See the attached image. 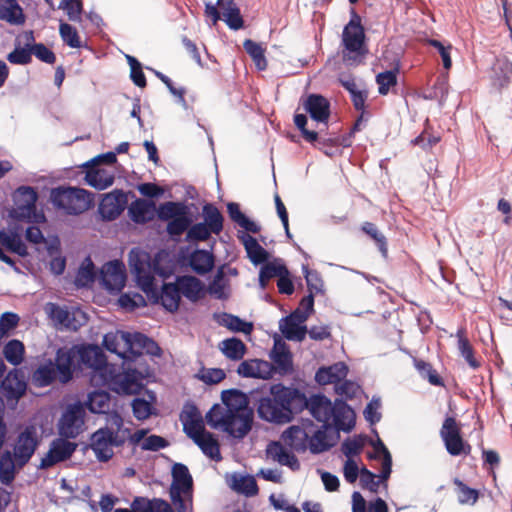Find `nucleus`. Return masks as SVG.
<instances>
[{"mask_svg": "<svg viewBox=\"0 0 512 512\" xmlns=\"http://www.w3.org/2000/svg\"><path fill=\"white\" fill-rule=\"evenodd\" d=\"M128 260L138 286L147 297L155 303L160 302L169 312L177 311L181 294L176 282L164 283L161 292H158L155 276L158 275L162 278L168 276V273L160 267L158 258L152 259L148 252L140 248H133L129 252Z\"/></svg>", "mask_w": 512, "mask_h": 512, "instance_id": "1", "label": "nucleus"}, {"mask_svg": "<svg viewBox=\"0 0 512 512\" xmlns=\"http://www.w3.org/2000/svg\"><path fill=\"white\" fill-rule=\"evenodd\" d=\"M306 405V395L297 388L274 385L270 395L259 399L258 416L275 424L289 423L293 414L300 412Z\"/></svg>", "mask_w": 512, "mask_h": 512, "instance_id": "2", "label": "nucleus"}, {"mask_svg": "<svg viewBox=\"0 0 512 512\" xmlns=\"http://www.w3.org/2000/svg\"><path fill=\"white\" fill-rule=\"evenodd\" d=\"M39 445L37 429L33 425L26 426L16 437L12 448L0 455V482L9 485L13 482L16 471L29 463Z\"/></svg>", "mask_w": 512, "mask_h": 512, "instance_id": "3", "label": "nucleus"}, {"mask_svg": "<svg viewBox=\"0 0 512 512\" xmlns=\"http://www.w3.org/2000/svg\"><path fill=\"white\" fill-rule=\"evenodd\" d=\"M305 408L326 428L350 432L355 426V413L343 400L332 403L324 395H314L310 399L306 398Z\"/></svg>", "mask_w": 512, "mask_h": 512, "instance_id": "4", "label": "nucleus"}, {"mask_svg": "<svg viewBox=\"0 0 512 512\" xmlns=\"http://www.w3.org/2000/svg\"><path fill=\"white\" fill-rule=\"evenodd\" d=\"M254 420L252 409H244V412H232L221 405H214L206 414V421L213 429L221 430L230 436L242 439L251 430Z\"/></svg>", "mask_w": 512, "mask_h": 512, "instance_id": "5", "label": "nucleus"}, {"mask_svg": "<svg viewBox=\"0 0 512 512\" xmlns=\"http://www.w3.org/2000/svg\"><path fill=\"white\" fill-rule=\"evenodd\" d=\"M169 496L177 512H192L193 478L186 465L175 463L171 470Z\"/></svg>", "mask_w": 512, "mask_h": 512, "instance_id": "6", "label": "nucleus"}, {"mask_svg": "<svg viewBox=\"0 0 512 512\" xmlns=\"http://www.w3.org/2000/svg\"><path fill=\"white\" fill-rule=\"evenodd\" d=\"M50 200L66 214L79 215L92 206L93 195L82 188L60 186L51 190Z\"/></svg>", "mask_w": 512, "mask_h": 512, "instance_id": "7", "label": "nucleus"}, {"mask_svg": "<svg viewBox=\"0 0 512 512\" xmlns=\"http://www.w3.org/2000/svg\"><path fill=\"white\" fill-rule=\"evenodd\" d=\"M103 378L99 385L107 386L118 394H136L142 389V379L136 370H123L118 365H107L102 369Z\"/></svg>", "mask_w": 512, "mask_h": 512, "instance_id": "8", "label": "nucleus"}, {"mask_svg": "<svg viewBox=\"0 0 512 512\" xmlns=\"http://www.w3.org/2000/svg\"><path fill=\"white\" fill-rule=\"evenodd\" d=\"M365 32L361 25V17L355 9L350 10V21L342 33L343 60L349 64L355 63L365 53Z\"/></svg>", "mask_w": 512, "mask_h": 512, "instance_id": "9", "label": "nucleus"}, {"mask_svg": "<svg viewBox=\"0 0 512 512\" xmlns=\"http://www.w3.org/2000/svg\"><path fill=\"white\" fill-rule=\"evenodd\" d=\"M126 442L124 433H114L113 429L103 427L96 430L90 438V448L100 462H108L114 455V448Z\"/></svg>", "mask_w": 512, "mask_h": 512, "instance_id": "10", "label": "nucleus"}, {"mask_svg": "<svg viewBox=\"0 0 512 512\" xmlns=\"http://www.w3.org/2000/svg\"><path fill=\"white\" fill-rule=\"evenodd\" d=\"M85 409L80 402L70 404L63 412L59 424V434L65 438H76L84 430Z\"/></svg>", "mask_w": 512, "mask_h": 512, "instance_id": "11", "label": "nucleus"}, {"mask_svg": "<svg viewBox=\"0 0 512 512\" xmlns=\"http://www.w3.org/2000/svg\"><path fill=\"white\" fill-rule=\"evenodd\" d=\"M447 452L452 456L469 454L471 447L461 437L460 428L453 417H447L440 430Z\"/></svg>", "mask_w": 512, "mask_h": 512, "instance_id": "12", "label": "nucleus"}, {"mask_svg": "<svg viewBox=\"0 0 512 512\" xmlns=\"http://www.w3.org/2000/svg\"><path fill=\"white\" fill-rule=\"evenodd\" d=\"M26 389L27 384L24 376L17 369L8 372L6 377L2 379L0 385L2 395L6 399L7 404L11 407L17 405L20 398L24 396Z\"/></svg>", "mask_w": 512, "mask_h": 512, "instance_id": "13", "label": "nucleus"}, {"mask_svg": "<svg viewBox=\"0 0 512 512\" xmlns=\"http://www.w3.org/2000/svg\"><path fill=\"white\" fill-rule=\"evenodd\" d=\"M77 353L79 355L80 362L93 370L91 375L92 383L99 385L103 378L102 369H104L107 365H110L106 362L103 352L99 349V347L89 345L80 348Z\"/></svg>", "mask_w": 512, "mask_h": 512, "instance_id": "14", "label": "nucleus"}, {"mask_svg": "<svg viewBox=\"0 0 512 512\" xmlns=\"http://www.w3.org/2000/svg\"><path fill=\"white\" fill-rule=\"evenodd\" d=\"M77 444L63 438L54 439L49 446L46 455L41 459L39 469H48L59 462L65 461L72 456Z\"/></svg>", "mask_w": 512, "mask_h": 512, "instance_id": "15", "label": "nucleus"}, {"mask_svg": "<svg viewBox=\"0 0 512 512\" xmlns=\"http://www.w3.org/2000/svg\"><path fill=\"white\" fill-rule=\"evenodd\" d=\"M125 266L114 260L106 263L101 269V281L108 291H120L125 285Z\"/></svg>", "mask_w": 512, "mask_h": 512, "instance_id": "16", "label": "nucleus"}, {"mask_svg": "<svg viewBox=\"0 0 512 512\" xmlns=\"http://www.w3.org/2000/svg\"><path fill=\"white\" fill-rule=\"evenodd\" d=\"M305 316H299L298 313H291L282 318L279 322V329L283 336L290 341L301 342L307 334V327L304 325Z\"/></svg>", "mask_w": 512, "mask_h": 512, "instance_id": "17", "label": "nucleus"}, {"mask_svg": "<svg viewBox=\"0 0 512 512\" xmlns=\"http://www.w3.org/2000/svg\"><path fill=\"white\" fill-rule=\"evenodd\" d=\"M125 203V194L120 190H114L102 198L99 204V213L105 220H114L124 210Z\"/></svg>", "mask_w": 512, "mask_h": 512, "instance_id": "18", "label": "nucleus"}, {"mask_svg": "<svg viewBox=\"0 0 512 512\" xmlns=\"http://www.w3.org/2000/svg\"><path fill=\"white\" fill-rule=\"evenodd\" d=\"M131 341L132 333L124 331L107 333L103 337V345L105 348L121 358H126V353H130Z\"/></svg>", "mask_w": 512, "mask_h": 512, "instance_id": "19", "label": "nucleus"}, {"mask_svg": "<svg viewBox=\"0 0 512 512\" xmlns=\"http://www.w3.org/2000/svg\"><path fill=\"white\" fill-rule=\"evenodd\" d=\"M242 377L269 379L273 375L272 365L264 360L252 359L243 361L237 369Z\"/></svg>", "mask_w": 512, "mask_h": 512, "instance_id": "20", "label": "nucleus"}, {"mask_svg": "<svg viewBox=\"0 0 512 512\" xmlns=\"http://www.w3.org/2000/svg\"><path fill=\"white\" fill-rule=\"evenodd\" d=\"M489 77L493 87H506L512 77V63L506 57H497L492 64Z\"/></svg>", "mask_w": 512, "mask_h": 512, "instance_id": "21", "label": "nucleus"}, {"mask_svg": "<svg viewBox=\"0 0 512 512\" xmlns=\"http://www.w3.org/2000/svg\"><path fill=\"white\" fill-rule=\"evenodd\" d=\"M310 431L306 427L290 426L282 433L285 445L297 452H305L309 445Z\"/></svg>", "mask_w": 512, "mask_h": 512, "instance_id": "22", "label": "nucleus"}, {"mask_svg": "<svg viewBox=\"0 0 512 512\" xmlns=\"http://www.w3.org/2000/svg\"><path fill=\"white\" fill-rule=\"evenodd\" d=\"M330 104L321 95L311 94L304 102V109L318 123H326L330 115Z\"/></svg>", "mask_w": 512, "mask_h": 512, "instance_id": "23", "label": "nucleus"}, {"mask_svg": "<svg viewBox=\"0 0 512 512\" xmlns=\"http://www.w3.org/2000/svg\"><path fill=\"white\" fill-rule=\"evenodd\" d=\"M338 432L334 428H326L322 425L321 429L315 431L311 437L309 436L308 448L311 453L319 454L330 449L334 445Z\"/></svg>", "mask_w": 512, "mask_h": 512, "instance_id": "24", "label": "nucleus"}, {"mask_svg": "<svg viewBox=\"0 0 512 512\" xmlns=\"http://www.w3.org/2000/svg\"><path fill=\"white\" fill-rule=\"evenodd\" d=\"M348 373V367L343 362H337L328 367H321L315 374V380L320 385L338 384L344 380Z\"/></svg>", "mask_w": 512, "mask_h": 512, "instance_id": "25", "label": "nucleus"}, {"mask_svg": "<svg viewBox=\"0 0 512 512\" xmlns=\"http://www.w3.org/2000/svg\"><path fill=\"white\" fill-rule=\"evenodd\" d=\"M266 454L272 460L278 462L280 465L289 467L293 471H297L300 468L297 457L287 451L280 442H271L268 444Z\"/></svg>", "mask_w": 512, "mask_h": 512, "instance_id": "26", "label": "nucleus"}, {"mask_svg": "<svg viewBox=\"0 0 512 512\" xmlns=\"http://www.w3.org/2000/svg\"><path fill=\"white\" fill-rule=\"evenodd\" d=\"M144 353L151 356H160L161 349L154 340L146 335L139 332L132 333L130 354L132 356H139Z\"/></svg>", "mask_w": 512, "mask_h": 512, "instance_id": "27", "label": "nucleus"}, {"mask_svg": "<svg viewBox=\"0 0 512 512\" xmlns=\"http://www.w3.org/2000/svg\"><path fill=\"white\" fill-rule=\"evenodd\" d=\"M155 212V204L143 199L133 201L128 208V214L131 220L138 224L151 221L155 216Z\"/></svg>", "mask_w": 512, "mask_h": 512, "instance_id": "28", "label": "nucleus"}, {"mask_svg": "<svg viewBox=\"0 0 512 512\" xmlns=\"http://www.w3.org/2000/svg\"><path fill=\"white\" fill-rule=\"evenodd\" d=\"M217 6L230 29L239 30L243 27L244 21L234 0H217Z\"/></svg>", "mask_w": 512, "mask_h": 512, "instance_id": "29", "label": "nucleus"}, {"mask_svg": "<svg viewBox=\"0 0 512 512\" xmlns=\"http://www.w3.org/2000/svg\"><path fill=\"white\" fill-rule=\"evenodd\" d=\"M75 352L72 349H58L55 358V369L60 374L63 383L72 378Z\"/></svg>", "mask_w": 512, "mask_h": 512, "instance_id": "30", "label": "nucleus"}, {"mask_svg": "<svg viewBox=\"0 0 512 512\" xmlns=\"http://www.w3.org/2000/svg\"><path fill=\"white\" fill-rule=\"evenodd\" d=\"M180 294L190 301H197L203 292L201 281L194 276H180L176 279Z\"/></svg>", "mask_w": 512, "mask_h": 512, "instance_id": "31", "label": "nucleus"}, {"mask_svg": "<svg viewBox=\"0 0 512 512\" xmlns=\"http://www.w3.org/2000/svg\"><path fill=\"white\" fill-rule=\"evenodd\" d=\"M0 19L12 25H21L25 16L16 0H0Z\"/></svg>", "mask_w": 512, "mask_h": 512, "instance_id": "32", "label": "nucleus"}, {"mask_svg": "<svg viewBox=\"0 0 512 512\" xmlns=\"http://www.w3.org/2000/svg\"><path fill=\"white\" fill-rule=\"evenodd\" d=\"M85 181L97 190H104L114 183V174L106 169L91 168L86 172Z\"/></svg>", "mask_w": 512, "mask_h": 512, "instance_id": "33", "label": "nucleus"}, {"mask_svg": "<svg viewBox=\"0 0 512 512\" xmlns=\"http://www.w3.org/2000/svg\"><path fill=\"white\" fill-rule=\"evenodd\" d=\"M221 399L223 402L221 408H227L232 412H244V409H251L248 406L246 395L239 390H225L221 394Z\"/></svg>", "mask_w": 512, "mask_h": 512, "instance_id": "34", "label": "nucleus"}, {"mask_svg": "<svg viewBox=\"0 0 512 512\" xmlns=\"http://www.w3.org/2000/svg\"><path fill=\"white\" fill-rule=\"evenodd\" d=\"M189 265L194 272L204 275L212 270L214 256L206 250H195L189 257Z\"/></svg>", "mask_w": 512, "mask_h": 512, "instance_id": "35", "label": "nucleus"}, {"mask_svg": "<svg viewBox=\"0 0 512 512\" xmlns=\"http://www.w3.org/2000/svg\"><path fill=\"white\" fill-rule=\"evenodd\" d=\"M374 447V453L369 454V458L371 459H378L382 457V470L379 474L378 478L381 481H386L391 474L392 471V457L384 443L381 441V439H377L376 442L372 443Z\"/></svg>", "mask_w": 512, "mask_h": 512, "instance_id": "36", "label": "nucleus"}, {"mask_svg": "<svg viewBox=\"0 0 512 512\" xmlns=\"http://www.w3.org/2000/svg\"><path fill=\"white\" fill-rule=\"evenodd\" d=\"M217 323L221 326L228 328L233 332H242L244 334H250L253 326L251 323L240 319L238 316L229 313L215 314Z\"/></svg>", "mask_w": 512, "mask_h": 512, "instance_id": "37", "label": "nucleus"}, {"mask_svg": "<svg viewBox=\"0 0 512 512\" xmlns=\"http://www.w3.org/2000/svg\"><path fill=\"white\" fill-rule=\"evenodd\" d=\"M242 240L248 258L254 265L262 264L268 260V252L254 237L246 234L242 237Z\"/></svg>", "mask_w": 512, "mask_h": 512, "instance_id": "38", "label": "nucleus"}, {"mask_svg": "<svg viewBox=\"0 0 512 512\" xmlns=\"http://www.w3.org/2000/svg\"><path fill=\"white\" fill-rule=\"evenodd\" d=\"M219 349L226 358L233 361L241 360L246 352L245 344L240 339L235 337L221 341L219 343Z\"/></svg>", "mask_w": 512, "mask_h": 512, "instance_id": "39", "label": "nucleus"}, {"mask_svg": "<svg viewBox=\"0 0 512 512\" xmlns=\"http://www.w3.org/2000/svg\"><path fill=\"white\" fill-rule=\"evenodd\" d=\"M56 378V369L52 361L40 365L32 374V383L36 387H46Z\"/></svg>", "mask_w": 512, "mask_h": 512, "instance_id": "40", "label": "nucleus"}, {"mask_svg": "<svg viewBox=\"0 0 512 512\" xmlns=\"http://www.w3.org/2000/svg\"><path fill=\"white\" fill-rule=\"evenodd\" d=\"M271 359L280 373H288L292 370V355L284 344L275 343Z\"/></svg>", "mask_w": 512, "mask_h": 512, "instance_id": "41", "label": "nucleus"}, {"mask_svg": "<svg viewBox=\"0 0 512 512\" xmlns=\"http://www.w3.org/2000/svg\"><path fill=\"white\" fill-rule=\"evenodd\" d=\"M0 244L21 257L28 255L27 247L17 233L0 231Z\"/></svg>", "mask_w": 512, "mask_h": 512, "instance_id": "42", "label": "nucleus"}, {"mask_svg": "<svg viewBox=\"0 0 512 512\" xmlns=\"http://www.w3.org/2000/svg\"><path fill=\"white\" fill-rule=\"evenodd\" d=\"M194 443L199 446L207 457L215 461L221 460L219 444L212 433L206 432L198 439H195Z\"/></svg>", "mask_w": 512, "mask_h": 512, "instance_id": "43", "label": "nucleus"}, {"mask_svg": "<svg viewBox=\"0 0 512 512\" xmlns=\"http://www.w3.org/2000/svg\"><path fill=\"white\" fill-rule=\"evenodd\" d=\"M227 211L231 220L237 223L241 228L251 233H257L260 227L257 223L246 217L240 210L237 203L231 202L227 205Z\"/></svg>", "mask_w": 512, "mask_h": 512, "instance_id": "44", "label": "nucleus"}, {"mask_svg": "<svg viewBox=\"0 0 512 512\" xmlns=\"http://www.w3.org/2000/svg\"><path fill=\"white\" fill-rule=\"evenodd\" d=\"M204 224L213 232L219 234L223 229V216L212 204H206L203 207Z\"/></svg>", "mask_w": 512, "mask_h": 512, "instance_id": "45", "label": "nucleus"}, {"mask_svg": "<svg viewBox=\"0 0 512 512\" xmlns=\"http://www.w3.org/2000/svg\"><path fill=\"white\" fill-rule=\"evenodd\" d=\"M86 407L92 413H106L110 407V395L103 391H94L88 394Z\"/></svg>", "mask_w": 512, "mask_h": 512, "instance_id": "46", "label": "nucleus"}, {"mask_svg": "<svg viewBox=\"0 0 512 512\" xmlns=\"http://www.w3.org/2000/svg\"><path fill=\"white\" fill-rule=\"evenodd\" d=\"M399 69L400 63L399 60H396L392 70L381 72L376 76L379 94L386 95L390 88L397 84V73Z\"/></svg>", "mask_w": 512, "mask_h": 512, "instance_id": "47", "label": "nucleus"}, {"mask_svg": "<svg viewBox=\"0 0 512 512\" xmlns=\"http://www.w3.org/2000/svg\"><path fill=\"white\" fill-rule=\"evenodd\" d=\"M45 312L56 324L76 329V326L71 323L70 312L65 307L49 302L45 306Z\"/></svg>", "mask_w": 512, "mask_h": 512, "instance_id": "48", "label": "nucleus"}, {"mask_svg": "<svg viewBox=\"0 0 512 512\" xmlns=\"http://www.w3.org/2000/svg\"><path fill=\"white\" fill-rule=\"evenodd\" d=\"M282 274H289L288 269L283 264L270 262L263 265L259 273L260 287L264 289L270 279L280 277Z\"/></svg>", "mask_w": 512, "mask_h": 512, "instance_id": "49", "label": "nucleus"}, {"mask_svg": "<svg viewBox=\"0 0 512 512\" xmlns=\"http://www.w3.org/2000/svg\"><path fill=\"white\" fill-rule=\"evenodd\" d=\"M5 359L12 365L21 364L24 358V345L19 340H10L3 349Z\"/></svg>", "mask_w": 512, "mask_h": 512, "instance_id": "50", "label": "nucleus"}, {"mask_svg": "<svg viewBox=\"0 0 512 512\" xmlns=\"http://www.w3.org/2000/svg\"><path fill=\"white\" fill-rule=\"evenodd\" d=\"M243 47L245 51L253 59L256 67L259 70H265L267 67V61L262 46L253 40L247 39L244 41Z\"/></svg>", "mask_w": 512, "mask_h": 512, "instance_id": "51", "label": "nucleus"}, {"mask_svg": "<svg viewBox=\"0 0 512 512\" xmlns=\"http://www.w3.org/2000/svg\"><path fill=\"white\" fill-rule=\"evenodd\" d=\"M182 214H185V207L183 204L178 202H165L160 204L157 209L158 218L163 221H170Z\"/></svg>", "mask_w": 512, "mask_h": 512, "instance_id": "52", "label": "nucleus"}, {"mask_svg": "<svg viewBox=\"0 0 512 512\" xmlns=\"http://www.w3.org/2000/svg\"><path fill=\"white\" fill-rule=\"evenodd\" d=\"M364 444L365 439L362 436L347 438L341 444V451L347 457V459H353V457L361 453Z\"/></svg>", "mask_w": 512, "mask_h": 512, "instance_id": "53", "label": "nucleus"}, {"mask_svg": "<svg viewBox=\"0 0 512 512\" xmlns=\"http://www.w3.org/2000/svg\"><path fill=\"white\" fill-rule=\"evenodd\" d=\"M458 336V349L461 356L467 361L469 366L473 369L479 367V363L474 358L473 348L469 343L468 339L464 337V333L462 330L457 332Z\"/></svg>", "mask_w": 512, "mask_h": 512, "instance_id": "54", "label": "nucleus"}, {"mask_svg": "<svg viewBox=\"0 0 512 512\" xmlns=\"http://www.w3.org/2000/svg\"><path fill=\"white\" fill-rule=\"evenodd\" d=\"M60 36L65 44L71 48H80L82 43L80 41L77 30L70 24L61 22L59 26Z\"/></svg>", "mask_w": 512, "mask_h": 512, "instance_id": "55", "label": "nucleus"}, {"mask_svg": "<svg viewBox=\"0 0 512 512\" xmlns=\"http://www.w3.org/2000/svg\"><path fill=\"white\" fill-rule=\"evenodd\" d=\"M233 488L246 496H254L258 493L257 483L252 476L234 477Z\"/></svg>", "mask_w": 512, "mask_h": 512, "instance_id": "56", "label": "nucleus"}, {"mask_svg": "<svg viewBox=\"0 0 512 512\" xmlns=\"http://www.w3.org/2000/svg\"><path fill=\"white\" fill-rule=\"evenodd\" d=\"M362 230L367 235H369L378 245V248L381 252V254L386 257L388 250H387V243L385 236L377 229L376 225L371 222H364L362 225Z\"/></svg>", "mask_w": 512, "mask_h": 512, "instance_id": "57", "label": "nucleus"}, {"mask_svg": "<svg viewBox=\"0 0 512 512\" xmlns=\"http://www.w3.org/2000/svg\"><path fill=\"white\" fill-rule=\"evenodd\" d=\"M94 281V264L90 258H86L85 262L80 267L75 283L77 286H87Z\"/></svg>", "mask_w": 512, "mask_h": 512, "instance_id": "58", "label": "nucleus"}, {"mask_svg": "<svg viewBox=\"0 0 512 512\" xmlns=\"http://www.w3.org/2000/svg\"><path fill=\"white\" fill-rule=\"evenodd\" d=\"M190 224V218L186 216V213L182 214L169 221L167 224V233L172 237L180 236L189 229Z\"/></svg>", "mask_w": 512, "mask_h": 512, "instance_id": "59", "label": "nucleus"}, {"mask_svg": "<svg viewBox=\"0 0 512 512\" xmlns=\"http://www.w3.org/2000/svg\"><path fill=\"white\" fill-rule=\"evenodd\" d=\"M454 483L459 489L458 501L460 504L473 505L476 503V501L479 497L477 490L468 487L466 484H464L459 479H455Z\"/></svg>", "mask_w": 512, "mask_h": 512, "instance_id": "60", "label": "nucleus"}, {"mask_svg": "<svg viewBox=\"0 0 512 512\" xmlns=\"http://www.w3.org/2000/svg\"><path fill=\"white\" fill-rule=\"evenodd\" d=\"M303 274L306 279L310 294L313 292H322L323 281L320 274L316 270H310L307 265L302 266Z\"/></svg>", "mask_w": 512, "mask_h": 512, "instance_id": "61", "label": "nucleus"}, {"mask_svg": "<svg viewBox=\"0 0 512 512\" xmlns=\"http://www.w3.org/2000/svg\"><path fill=\"white\" fill-rule=\"evenodd\" d=\"M197 377L206 384L212 385L221 382L226 374L224 370L219 368H202Z\"/></svg>", "mask_w": 512, "mask_h": 512, "instance_id": "62", "label": "nucleus"}, {"mask_svg": "<svg viewBox=\"0 0 512 512\" xmlns=\"http://www.w3.org/2000/svg\"><path fill=\"white\" fill-rule=\"evenodd\" d=\"M381 399L379 397H373L364 409V417L367 422L371 425L377 423L381 419Z\"/></svg>", "mask_w": 512, "mask_h": 512, "instance_id": "63", "label": "nucleus"}, {"mask_svg": "<svg viewBox=\"0 0 512 512\" xmlns=\"http://www.w3.org/2000/svg\"><path fill=\"white\" fill-rule=\"evenodd\" d=\"M212 233L207 225L202 222L189 227L186 238L188 241H206Z\"/></svg>", "mask_w": 512, "mask_h": 512, "instance_id": "64", "label": "nucleus"}]
</instances>
